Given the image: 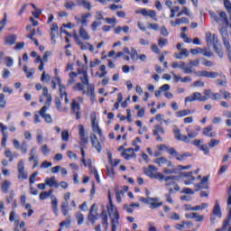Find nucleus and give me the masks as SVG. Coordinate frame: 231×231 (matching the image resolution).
Here are the masks:
<instances>
[{
  "label": "nucleus",
  "mask_w": 231,
  "mask_h": 231,
  "mask_svg": "<svg viewBox=\"0 0 231 231\" xmlns=\"http://www.w3.org/2000/svg\"><path fill=\"white\" fill-rule=\"evenodd\" d=\"M106 208L110 217L111 231H116L120 226V213H118V209L115 208L113 202H110Z\"/></svg>",
  "instance_id": "1"
},
{
  "label": "nucleus",
  "mask_w": 231,
  "mask_h": 231,
  "mask_svg": "<svg viewBox=\"0 0 231 231\" xmlns=\"http://www.w3.org/2000/svg\"><path fill=\"white\" fill-rule=\"evenodd\" d=\"M91 127L94 133H97L100 138V142H104V134L102 133V129L98 125V121H97V115L95 113L90 115Z\"/></svg>",
  "instance_id": "2"
},
{
  "label": "nucleus",
  "mask_w": 231,
  "mask_h": 231,
  "mask_svg": "<svg viewBox=\"0 0 231 231\" xmlns=\"http://www.w3.org/2000/svg\"><path fill=\"white\" fill-rule=\"evenodd\" d=\"M209 15L211 19H214L218 24H228V17L225 12H220L218 14L209 13Z\"/></svg>",
  "instance_id": "3"
},
{
  "label": "nucleus",
  "mask_w": 231,
  "mask_h": 231,
  "mask_svg": "<svg viewBox=\"0 0 231 231\" xmlns=\"http://www.w3.org/2000/svg\"><path fill=\"white\" fill-rule=\"evenodd\" d=\"M168 154L176 158L178 162H183V160H187V158H190L191 154L189 152L179 153L174 148H170L168 150Z\"/></svg>",
  "instance_id": "4"
},
{
  "label": "nucleus",
  "mask_w": 231,
  "mask_h": 231,
  "mask_svg": "<svg viewBox=\"0 0 231 231\" xmlns=\"http://www.w3.org/2000/svg\"><path fill=\"white\" fill-rule=\"evenodd\" d=\"M50 107H51V105H45L39 111L40 116H42V118H43V120L46 124H52V122H53V118L51 117V115L47 113V111H48V109H50Z\"/></svg>",
  "instance_id": "5"
},
{
  "label": "nucleus",
  "mask_w": 231,
  "mask_h": 231,
  "mask_svg": "<svg viewBox=\"0 0 231 231\" xmlns=\"http://www.w3.org/2000/svg\"><path fill=\"white\" fill-rule=\"evenodd\" d=\"M208 97H203L199 92H194L191 96L185 97V103L187 102H207Z\"/></svg>",
  "instance_id": "6"
},
{
  "label": "nucleus",
  "mask_w": 231,
  "mask_h": 231,
  "mask_svg": "<svg viewBox=\"0 0 231 231\" xmlns=\"http://www.w3.org/2000/svg\"><path fill=\"white\" fill-rule=\"evenodd\" d=\"M158 168L154 165H149L147 168H143V172L145 176L151 178L152 180H157L158 178ZM155 172V173H154Z\"/></svg>",
  "instance_id": "7"
},
{
  "label": "nucleus",
  "mask_w": 231,
  "mask_h": 231,
  "mask_svg": "<svg viewBox=\"0 0 231 231\" xmlns=\"http://www.w3.org/2000/svg\"><path fill=\"white\" fill-rule=\"evenodd\" d=\"M90 143L92 147L97 151V152H102V143H100V141H98V137H97V134H92L90 135Z\"/></svg>",
  "instance_id": "8"
},
{
  "label": "nucleus",
  "mask_w": 231,
  "mask_h": 231,
  "mask_svg": "<svg viewBox=\"0 0 231 231\" xmlns=\"http://www.w3.org/2000/svg\"><path fill=\"white\" fill-rule=\"evenodd\" d=\"M70 109L72 115H76V118L79 120L80 118V104L77 102V99H72Z\"/></svg>",
  "instance_id": "9"
},
{
  "label": "nucleus",
  "mask_w": 231,
  "mask_h": 231,
  "mask_svg": "<svg viewBox=\"0 0 231 231\" xmlns=\"http://www.w3.org/2000/svg\"><path fill=\"white\" fill-rule=\"evenodd\" d=\"M206 42L208 46H216L218 42L217 36L216 34L212 35L210 32H206Z\"/></svg>",
  "instance_id": "10"
},
{
  "label": "nucleus",
  "mask_w": 231,
  "mask_h": 231,
  "mask_svg": "<svg viewBox=\"0 0 231 231\" xmlns=\"http://www.w3.org/2000/svg\"><path fill=\"white\" fill-rule=\"evenodd\" d=\"M198 77H206L207 79H217L219 77L218 72L199 70L197 72Z\"/></svg>",
  "instance_id": "11"
},
{
  "label": "nucleus",
  "mask_w": 231,
  "mask_h": 231,
  "mask_svg": "<svg viewBox=\"0 0 231 231\" xmlns=\"http://www.w3.org/2000/svg\"><path fill=\"white\" fill-rule=\"evenodd\" d=\"M136 14H141V15H143L144 17H151V19H153L154 21H158L156 18V12L154 10H148L143 8L140 11H137Z\"/></svg>",
  "instance_id": "12"
},
{
  "label": "nucleus",
  "mask_w": 231,
  "mask_h": 231,
  "mask_svg": "<svg viewBox=\"0 0 231 231\" xmlns=\"http://www.w3.org/2000/svg\"><path fill=\"white\" fill-rule=\"evenodd\" d=\"M180 178H187L188 180H184V185H190L196 178L192 176V171H182L180 173Z\"/></svg>",
  "instance_id": "13"
},
{
  "label": "nucleus",
  "mask_w": 231,
  "mask_h": 231,
  "mask_svg": "<svg viewBox=\"0 0 231 231\" xmlns=\"http://www.w3.org/2000/svg\"><path fill=\"white\" fill-rule=\"evenodd\" d=\"M91 17V13H87L85 14H81V18L75 16L74 19L77 21L78 24H83V26L88 25V19Z\"/></svg>",
  "instance_id": "14"
},
{
  "label": "nucleus",
  "mask_w": 231,
  "mask_h": 231,
  "mask_svg": "<svg viewBox=\"0 0 231 231\" xmlns=\"http://www.w3.org/2000/svg\"><path fill=\"white\" fill-rule=\"evenodd\" d=\"M51 208L52 212L55 214V216H59V199L55 195L51 196Z\"/></svg>",
  "instance_id": "15"
},
{
  "label": "nucleus",
  "mask_w": 231,
  "mask_h": 231,
  "mask_svg": "<svg viewBox=\"0 0 231 231\" xmlns=\"http://www.w3.org/2000/svg\"><path fill=\"white\" fill-rule=\"evenodd\" d=\"M122 156L125 160H129L130 158H136V153H134V149L127 148L123 151Z\"/></svg>",
  "instance_id": "16"
},
{
  "label": "nucleus",
  "mask_w": 231,
  "mask_h": 231,
  "mask_svg": "<svg viewBox=\"0 0 231 231\" xmlns=\"http://www.w3.org/2000/svg\"><path fill=\"white\" fill-rule=\"evenodd\" d=\"M79 134L82 143H88V137H86V130L84 129V125H79Z\"/></svg>",
  "instance_id": "17"
},
{
  "label": "nucleus",
  "mask_w": 231,
  "mask_h": 231,
  "mask_svg": "<svg viewBox=\"0 0 231 231\" xmlns=\"http://www.w3.org/2000/svg\"><path fill=\"white\" fill-rule=\"evenodd\" d=\"M16 41H17V36L15 34L7 35L5 38V43L7 46H14Z\"/></svg>",
  "instance_id": "18"
},
{
  "label": "nucleus",
  "mask_w": 231,
  "mask_h": 231,
  "mask_svg": "<svg viewBox=\"0 0 231 231\" xmlns=\"http://www.w3.org/2000/svg\"><path fill=\"white\" fill-rule=\"evenodd\" d=\"M152 200H150L149 204L150 205V208L152 210H154V208H159V207H162V205H163L162 202H159L160 199L158 198H152Z\"/></svg>",
  "instance_id": "19"
},
{
  "label": "nucleus",
  "mask_w": 231,
  "mask_h": 231,
  "mask_svg": "<svg viewBox=\"0 0 231 231\" xmlns=\"http://www.w3.org/2000/svg\"><path fill=\"white\" fill-rule=\"evenodd\" d=\"M42 97H45L47 99L45 101V106H51V94L48 92V88L44 87L42 88Z\"/></svg>",
  "instance_id": "20"
},
{
  "label": "nucleus",
  "mask_w": 231,
  "mask_h": 231,
  "mask_svg": "<svg viewBox=\"0 0 231 231\" xmlns=\"http://www.w3.org/2000/svg\"><path fill=\"white\" fill-rule=\"evenodd\" d=\"M178 177L176 176H165L162 172H157V179L159 181H170V180H177Z\"/></svg>",
  "instance_id": "21"
},
{
  "label": "nucleus",
  "mask_w": 231,
  "mask_h": 231,
  "mask_svg": "<svg viewBox=\"0 0 231 231\" xmlns=\"http://www.w3.org/2000/svg\"><path fill=\"white\" fill-rule=\"evenodd\" d=\"M78 6H83L85 8V10H91L92 5H91V2L88 1V0H77L76 1Z\"/></svg>",
  "instance_id": "22"
},
{
  "label": "nucleus",
  "mask_w": 231,
  "mask_h": 231,
  "mask_svg": "<svg viewBox=\"0 0 231 231\" xmlns=\"http://www.w3.org/2000/svg\"><path fill=\"white\" fill-rule=\"evenodd\" d=\"M79 37L83 41H89L91 39V36H89V33L88 32V31H86V29L83 26L79 27Z\"/></svg>",
  "instance_id": "23"
},
{
  "label": "nucleus",
  "mask_w": 231,
  "mask_h": 231,
  "mask_svg": "<svg viewBox=\"0 0 231 231\" xmlns=\"http://www.w3.org/2000/svg\"><path fill=\"white\" fill-rule=\"evenodd\" d=\"M45 185H48L49 187H55V189H59V182H57V179L55 177L47 178L45 180Z\"/></svg>",
  "instance_id": "24"
},
{
  "label": "nucleus",
  "mask_w": 231,
  "mask_h": 231,
  "mask_svg": "<svg viewBox=\"0 0 231 231\" xmlns=\"http://www.w3.org/2000/svg\"><path fill=\"white\" fill-rule=\"evenodd\" d=\"M196 188L199 190L201 189H208V177H203L200 183L196 185Z\"/></svg>",
  "instance_id": "25"
},
{
  "label": "nucleus",
  "mask_w": 231,
  "mask_h": 231,
  "mask_svg": "<svg viewBox=\"0 0 231 231\" xmlns=\"http://www.w3.org/2000/svg\"><path fill=\"white\" fill-rule=\"evenodd\" d=\"M194 111L189 110V109H183L177 111L176 116L177 118H183V116H189V115H192Z\"/></svg>",
  "instance_id": "26"
},
{
  "label": "nucleus",
  "mask_w": 231,
  "mask_h": 231,
  "mask_svg": "<svg viewBox=\"0 0 231 231\" xmlns=\"http://www.w3.org/2000/svg\"><path fill=\"white\" fill-rule=\"evenodd\" d=\"M56 80L58 82V85L60 86V98H64V97L68 95V93H66V87L60 84V78L56 76Z\"/></svg>",
  "instance_id": "27"
},
{
  "label": "nucleus",
  "mask_w": 231,
  "mask_h": 231,
  "mask_svg": "<svg viewBox=\"0 0 231 231\" xmlns=\"http://www.w3.org/2000/svg\"><path fill=\"white\" fill-rule=\"evenodd\" d=\"M228 226L230 228V217H226L222 224V228H217L216 231H228Z\"/></svg>",
  "instance_id": "28"
},
{
  "label": "nucleus",
  "mask_w": 231,
  "mask_h": 231,
  "mask_svg": "<svg viewBox=\"0 0 231 231\" xmlns=\"http://www.w3.org/2000/svg\"><path fill=\"white\" fill-rule=\"evenodd\" d=\"M59 31V25L57 23H52L51 27V44H55V32Z\"/></svg>",
  "instance_id": "29"
},
{
  "label": "nucleus",
  "mask_w": 231,
  "mask_h": 231,
  "mask_svg": "<svg viewBox=\"0 0 231 231\" xmlns=\"http://www.w3.org/2000/svg\"><path fill=\"white\" fill-rule=\"evenodd\" d=\"M153 136H158L160 134H165V130L163 129V127L160 125H155L153 126Z\"/></svg>",
  "instance_id": "30"
},
{
  "label": "nucleus",
  "mask_w": 231,
  "mask_h": 231,
  "mask_svg": "<svg viewBox=\"0 0 231 231\" xmlns=\"http://www.w3.org/2000/svg\"><path fill=\"white\" fill-rule=\"evenodd\" d=\"M74 38L78 46L80 47V50H89V44H90L89 42H85V43L82 42L80 39H79L78 35H75Z\"/></svg>",
  "instance_id": "31"
},
{
  "label": "nucleus",
  "mask_w": 231,
  "mask_h": 231,
  "mask_svg": "<svg viewBox=\"0 0 231 231\" xmlns=\"http://www.w3.org/2000/svg\"><path fill=\"white\" fill-rule=\"evenodd\" d=\"M12 187V182L10 180H4L1 185V190L4 194H8V189Z\"/></svg>",
  "instance_id": "32"
},
{
  "label": "nucleus",
  "mask_w": 231,
  "mask_h": 231,
  "mask_svg": "<svg viewBox=\"0 0 231 231\" xmlns=\"http://www.w3.org/2000/svg\"><path fill=\"white\" fill-rule=\"evenodd\" d=\"M60 209L63 216H68V214L69 213V202H62Z\"/></svg>",
  "instance_id": "33"
},
{
  "label": "nucleus",
  "mask_w": 231,
  "mask_h": 231,
  "mask_svg": "<svg viewBox=\"0 0 231 231\" xmlns=\"http://www.w3.org/2000/svg\"><path fill=\"white\" fill-rule=\"evenodd\" d=\"M88 169L90 170V172L94 173V176L97 183H100V177L98 176V171L97 170V168H93V166L91 165V161H88Z\"/></svg>",
  "instance_id": "34"
},
{
  "label": "nucleus",
  "mask_w": 231,
  "mask_h": 231,
  "mask_svg": "<svg viewBox=\"0 0 231 231\" xmlns=\"http://www.w3.org/2000/svg\"><path fill=\"white\" fill-rule=\"evenodd\" d=\"M79 79L84 86H89V79L88 78V71L83 70Z\"/></svg>",
  "instance_id": "35"
},
{
  "label": "nucleus",
  "mask_w": 231,
  "mask_h": 231,
  "mask_svg": "<svg viewBox=\"0 0 231 231\" xmlns=\"http://www.w3.org/2000/svg\"><path fill=\"white\" fill-rule=\"evenodd\" d=\"M165 187H166V188H173L174 190H176V192H180V186H179L178 183H176V181H174V180H171V181L167 182V183L165 184Z\"/></svg>",
  "instance_id": "36"
},
{
  "label": "nucleus",
  "mask_w": 231,
  "mask_h": 231,
  "mask_svg": "<svg viewBox=\"0 0 231 231\" xmlns=\"http://www.w3.org/2000/svg\"><path fill=\"white\" fill-rule=\"evenodd\" d=\"M60 226H65V228H69V226H71V216L68 215L66 220L60 223Z\"/></svg>",
  "instance_id": "37"
},
{
  "label": "nucleus",
  "mask_w": 231,
  "mask_h": 231,
  "mask_svg": "<svg viewBox=\"0 0 231 231\" xmlns=\"http://www.w3.org/2000/svg\"><path fill=\"white\" fill-rule=\"evenodd\" d=\"M94 210H95V204H93L89 209L88 216V221L98 219V217L95 214H93Z\"/></svg>",
  "instance_id": "38"
},
{
  "label": "nucleus",
  "mask_w": 231,
  "mask_h": 231,
  "mask_svg": "<svg viewBox=\"0 0 231 231\" xmlns=\"http://www.w3.org/2000/svg\"><path fill=\"white\" fill-rule=\"evenodd\" d=\"M213 216H217V217L221 218V208L219 207V203H216L213 208Z\"/></svg>",
  "instance_id": "39"
},
{
  "label": "nucleus",
  "mask_w": 231,
  "mask_h": 231,
  "mask_svg": "<svg viewBox=\"0 0 231 231\" xmlns=\"http://www.w3.org/2000/svg\"><path fill=\"white\" fill-rule=\"evenodd\" d=\"M100 218L102 219V225L103 226H107L109 225L108 218H107V214H106V211H102L100 215Z\"/></svg>",
  "instance_id": "40"
},
{
  "label": "nucleus",
  "mask_w": 231,
  "mask_h": 231,
  "mask_svg": "<svg viewBox=\"0 0 231 231\" xmlns=\"http://www.w3.org/2000/svg\"><path fill=\"white\" fill-rule=\"evenodd\" d=\"M185 66V62L184 61H180V62H178V61H174V62H172V64H171V68L173 69H176V68H179L180 69H183V67Z\"/></svg>",
  "instance_id": "41"
},
{
  "label": "nucleus",
  "mask_w": 231,
  "mask_h": 231,
  "mask_svg": "<svg viewBox=\"0 0 231 231\" xmlns=\"http://www.w3.org/2000/svg\"><path fill=\"white\" fill-rule=\"evenodd\" d=\"M173 134H174V137L176 140L181 139V130H180V128H178V126H174Z\"/></svg>",
  "instance_id": "42"
},
{
  "label": "nucleus",
  "mask_w": 231,
  "mask_h": 231,
  "mask_svg": "<svg viewBox=\"0 0 231 231\" xmlns=\"http://www.w3.org/2000/svg\"><path fill=\"white\" fill-rule=\"evenodd\" d=\"M76 219L78 221L79 226H80V225H83L84 223V215L80 212L76 213Z\"/></svg>",
  "instance_id": "43"
},
{
  "label": "nucleus",
  "mask_w": 231,
  "mask_h": 231,
  "mask_svg": "<svg viewBox=\"0 0 231 231\" xmlns=\"http://www.w3.org/2000/svg\"><path fill=\"white\" fill-rule=\"evenodd\" d=\"M95 19L96 21H98V22L106 21V18H104V11L96 12Z\"/></svg>",
  "instance_id": "44"
},
{
  "label": "nucleus",
  "mask_w": 231,
  "mask_h": 231,
  "mask_svg": "<svg viewBox=\"0 0 231 231\" xmlns=\"http://www.w3.org/2000/svg\"><path fill=\"white\" fill-rule=\"evenodd\" d=\"M62 142H69V132L68 130H63L61 132Z\"/></svg>",
  "instance_id": "45"
},
{
  "label": "nucleus",
  "mask_w": 231,
  "mask_h": 231,
  "mask_svg": "<svg viewBox=\"0 0 231 231\" xmlns=\"http://www.w3.org/2000/svg\"><path fill=\"white\" fill-rule=\"evenodd\" d=\"M19 149L23 154H26V152H28V143H26V141H23L20 145Z\"/></svg>",
  "instance_id": "46"
},
{
  "label": "nucleus",
  "mask_w": 231,
  "mask_h": 231,
  "mask_svg": "<svg viewBox=\"0 0 231 231\" xmlns=\"http://www.w3.org/2000/svg\"><path fill=\"white\" fill-rule=\"evenodd\" d=\"M106 176H108V178H113V176H115V169H113V166H106Z\"/></svg>",
  "instance_id": "47"
},
{
  "label": "nucleus",
  "mask_w": 231,
  "mask_h": 231,
  "mask_svg": "<svg viewBox=\"0 0 231 231\" xmlns=\"http://www.w3.org/2000/svg\"><path fill=\"white\" fill-rule=\"evenodd\" d=\"M75 6H78L77 2L68 1L65 3V8H67V10H73Z\"/></svg>",
  "instance_id": "48"
},
{
  "label": "nucleus",
  "mask_w": 231,
  "mask_h": 231,
  "mask_svg": "<svg viewBox=\"0 0 231 231\" xmlns=\"http://www.w3.org/2000/svg\"><path fill=\"white\" fill-rule=\"evenodd\" d=\"M162 172L164 174H178V170L177 169H171V168H164Z\"/></svg>",
  "instance_id": "49"
},
{
  "label": "nucleus",
  "mask_w": 231,
  "mask_h": 231,
  "mask_svg": "<svg viewBox=\"0 0 231 231\" xmlns=\"http://www.w3.org/2000/svg\"><path fill=\"white\" fill-rule=\"evenodd\" d=\"M130 57L132 60H138V51H136V49L132 48L130 52Z\"/></svg>",
  "instance_id": "50"
},
{
  "label": "nucleus",
  "mask_w": 231,
  "mask_h": 231,
  "mask_svg": "<svg viewBox=\"0 0 231 231\" xmlns=\"http://www.w3.org/2000/svg\"><path fill=\"white\" fill-rule=\"evenodd\" d=\"M5 62L7 68H12V66H14V59L12 57H5Z\"/></svg>",
  "instance_id": "51"
},
{
  "label": "nucleus",
  "mask_w": 231,
  "mask_h": 231,
  "mask_svg": "<svg viewBox=\"0 0 231 231\" xmlns=\"http://www.w3.org/2000/svg\"><path fill=\"white\" fill-rule=\"evenodd\" d=\"M167 44H169V40L165 39V38H160L158 41V46H160V48H163V46H167Z\"/></svg>",
  "instance_id": "52"
},
{
  "label": "nucleus",
  "mask_w": 231,
  "mask_h": 231,
  "mask_svg": "<svg viewBox=\"0 0 231 231\" xmlns=\"http://www.w3.org/2000/svg\"><path fill=\"white\" fill-rule=\"evenodd\" d=\"M154 163H157V165H164L167 163V158L161 157L154 160Z\"/></svg>",
  "instance_id": "53"
},
{
  "label": "nucleus",
  "mask_w": 231,
  "mask_h": 231,
  "mask_svg": "<svg viewBox=\"0 0 231 231\" xmlns=\"http://www.w3.org/2000/svg\"><path fill=\"white\" fill-rule=\"evenodd\" d=\"M37 152V149L32 148L30 152H29V162H34L35 159V154Z\"/></svg>",
  "instance_id": "54"
},
{
  "label": "nucleus",
  "mask_w": 231,
  "mask_h": 231,
  "mask_svg": "<svg viewBox=\"0 0 231 231\" xmlns=\"http://www.w3.org/2000/svg\"><path fill=\"white\" fill-rule=\"evenodd\" d=\"M176 20H177L178 26H180V24H189V18L187 17H181Z\"/></svg>",
  "instance_id": "55"
},
{
  "label": "nucleus",
  "mask_w": 231,
  "mask_h": 231,
  "mask_svg": "<svg viewBox=\"0 0 231 231\" xmlns=\"http://www.w3.org/2000/svg\"><path fill=\"white\" fill-rule=\"evenodd\" d=\"M208 207V204L207 203H202L201 205L193 207V211H198V210H205Z\"/></svg>",
  "instance_id": "56"
},
{
  "label": "nucleus",
  "mask_w": 231,
  "mask_h": 231,
  "mask_svg": "<svg viewBox=\"0 0 231 231\" xmlns=\"http://www.w3.org/2000/svg\"><path fill=\"white\" fill-rule=\"evenodd\" d=\"M101 25H102V22H98L97 20L94 21L91 24V29L93 32H97V29L98 28V26H101Z\"/></svg>",
  "instance_id": "57"
},
{
  "label": "nucleus",
  "mask_w": 231,
  "mask_h": 231,
  "mask_svg": "<svg viewBox=\"0 0 231 231\" xmlns=\"http://www.w3.org/2000/svg\"><path fill=\"white\" fill-rule=\"evenodd\" d=\"M213 48H214V51H216V53L218 55V57H219L220 59H223V55H224L223 50L217 48V44H216L215 46H213Z\"/></svg>",
  "instance_id": "58"
},
{
  "label": "nucleus",
  "mask_w": 231,
  "mask_h": 231,
  "mask_svg": "<svg viewBox=\"0 0 231 231\" xmlns=\"http://www.w3.org/2000/svg\"><path fill=\"white\" fill-rule=\"evenodd\" d=\"M176 12H180V6H174L171 9L170 19H173V17L176 15Z\"/></svg>",
  "instance_id": "59"
},
{
  "label": "nucleus",
  "mask_w": 231,
  "mask_h": 231,
  "mask_svg": "<svg viewBox=\"0 0 231 231\" xmlns=\"http://www.w3.org/2000/svg\"><path fill=\"white\" fill-rule=\"evenodd\" d=\"M224 6L228 14H231V3L228 0H224Z\"/></svg>",
  "instance_id": "60"
},
{
  "label": "nucleus",
  "mask_w": 231,
  "mask_h": 231,
  "mask_svg": "<svg viewBox=\"0 0 231 231\" xmlns=\"http://www.w3.org/2000/svg\"><path fill=\"white\" fill-rule=\"evenodd\" d=\"M216 145H219V140L211 139L210 142L208 143V146L212 149L216 147Z\"/></svg>",
  "instance_id": "61"
},
{
  "label": "nucleus",
  "mask_w": 231,
  "mask_h": 231,
  "mask_svg": "<svg viewBox=\"0 0 231 231\" xmlns=\"http://www.w3.org/2000/svg\"><path fill=\"white\" fill-rule=\"evenodd\" d=\"M182 71H184L185 75H190V73H194L192 67H186V65L183 66Z\"/></svg>",
  "instance_id": "62"
},
{
  "label": "nucleus",
  "mask_w": 231,
  "mask_h": 231,
  "mask_svg": "<svg viewBox=\"0 0 231 231\" xmlns=\"http://www.w3.org/2000/svg\"><path fill=\"white\" fill-rule=\"evenodd\" d=\"M48 80H50V75L46 74V71H43L42 74V77H41V81L42 82H46Z\"/></svg>",
  "instance_id": "63"
},
{
  "label": "nucleus",
  "mask_w": 231,
  "mask_h": 231,
  "mask_svg": "<svg viewBox=\"0 0 231 231\" xmlns=\"http://www.w3.org/2000/svg\"><path fill=\"white\" fill-rule=\"evenodd\" d=\"M51 151L48 149V144H44L42 146V152L44 156H48V153L50 152Z\"/></svg>",
  "instance_id": "64"
}]
</instances>
